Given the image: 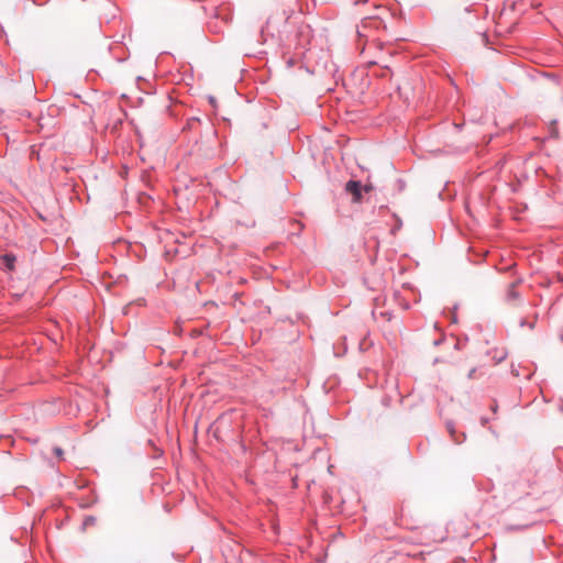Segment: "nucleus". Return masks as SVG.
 Masks as SVG:
<instances>
[{
  "label": "nucleus",
  "mask_w": 563,
  "mask_h": 563,
  "mask_svg": "<svg viewBox=\"0 0 563 563\" xmlns=\"http://www.w3.org/2000/svg\"><path fill=\"white\" fill-rule=\"evenodd\" d=\"M387 71H388V68L386 67V71L382 73L379 76L385 77Z\"/></svg>",
  "instance_id": "obj_9"
},
{
  "label": "nucleus",
  "mask_w": 563,
  "mask_h": 563,
  "mask_svg": "<svg viewBox=\"0 0 563 563\" xmlns=\"http://www.w3.org/2000/svg\"><path fill=\"white\" fill-rule=\"evenodd\" d=\"M272 529L274 530V532H275L276 534H279V525H278V522H277V521H273V522H272Z\"/></svg>",
  "instance_id": "obj_6"
},
{
  "label": "nucleus",
  "mask_w": 563,
  "mask_h": 563,
  "mask_svg": "<svg viewBox=\"0 0 563 563\" xmlns=\"http://www.w3.org/2000/svg\"><path fill=\"white\" fill-rule=\"evenodd\" d=\"M345 191L352 196L353 202H360L362 200V185L357 180H349L345 184Z\"/></svg>",
  "instance_id": "obj_2"
},
{
  "label": "nucleus",
  "mask_w": 563,
  "mask_h": 563,
  "mask_svg": "<svg viewBox=\"0 0 563 563\" xmlns=\"http://www.w3.org/2000/svg\"><path fill=\"white\" fill-rule=\"evenodd\" d=\"M521 285V279H516L515 282L510 283L505 291V301L507 305L511 307H518L522 302V296L520 291L518 290L519 286Z\"/></svg>",
  "instance_id": "obj_1"
},
{
  "label": "nucleus",
  "mask_w": 563,
  "mask_h": 563,
  "mask_svg": "<svg viewBox=\"0 0 563 563\" xmlns=\"http://www.w3.org/2000/svg\"><path fill=\"white\" fill-rule=\"evenodd\" d=\"M475 373H476V368H472V369L468 372L467 377H468L470 379H473V378L475 377Z\"/></svg>",
  "instance_id": "obj_7"
},
{
  "label": "nucleus",
  "mask_w": 563,
  "mask_h": 563,
  "mask_svg": "<svg viewBox=\"0 0 563 563\" xmlns=\"http://www.w3.org/2000/svg\"><path fill=\"white\" fill-rule=\"evenodd\" d=\"M287 64H288V66H292V65H294V59H291V58H290V59L287 62Z\"/></svg>",
  "instance_id": "obj_8"
},
{
  "label": "nucleus",
  "mask_w": 563,
  "mask_h": 563,
  "mask_svg": "<svg viewBox=\"0 0 563 563\" xmlns=\"http://www.w3.org/2000/svg\"><path fill=\"white\" fill-rule=\"evenodd\" d=\"M53 451H54V454H55L57 457H59V459H62V457H63L64 451H63V449H62V448H59V446H55Z\"/></svg>",
  "instance_id": "obj_5"
},
{
  "label": "nucleus",
  "mask_w": 563,
  "mask_h": 563,
  "mask_svg": "<svg viewBox=\"0 0 563 563\" xmlns=\"http://www.w3.org/2000/svg\"><path fill=\"white\" fill-rule=\"evenodd\" d=\"M0 260L3 262V268L8 272H12L15 267L16 256L12 253H5L0 255Z\"/></svg>",
  "instance_id": "obj_3"
},
{
  "label": "nucleus",
  "mask_w": 563,
  "mask_h": 563,
  "mask_svg": "<svg viewBox=\"0 0 563 563\" xmlns=\"http://www.w3.org/2000/svg\"><path fill=\"white\" fill-rule=\"evenodd\" d=\"M520 327L521 328L528 327L529 329H533L534 328V322H529L527 319H521Z\"/></svg>",
  "instance_id": "obj_4"
}]
</instances>
